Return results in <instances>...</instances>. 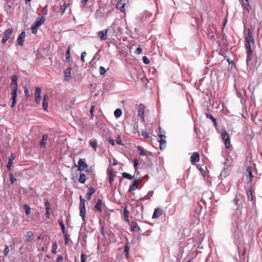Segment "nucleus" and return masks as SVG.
Returning <instances> with one entry per match:
<instances>
[{
  "label": "nucleus",
  "mask_w": 262,
  "mask_h": 262,
  "mask_svg": "<svg viewBox=\"0 0 262 262\" xmlns=\"http://www.w3.org/2000/svg\"><path fill=\"white\" fill-rule=\"evenodd\" d=\"M139 181V180L136 179L134 180L133 184L130 185L129 189L128 190V192H130L136 190L138 188V184Z\"/></svg>",
  "instance_id": "nucleus-13"
},
{
  "label": "nucleus",
  "mask_w": 262,
  "mask_h": 262,
  "mask_svg": "<svg viewBox=\"0 0 262 262\" xmlns=\"http://www.w3.org/2000/svg\"><path fill=\"white\" fill-rule=\"evenodd\" d=\"M69 6L68 4L64 3L63 5H61L60 7V11H61V13H64V11Z\"/></svg>",
  "instance_id": "nucleus-36"
},
{
  "label": "nucleus",
  "mask_w": 262,
  "mask_h": 262,
  "mask_svg": "<svg viewBox=\"0 0 262 262\" xmlns=\"http://www.w3.org/2000/svg\"><path fill=\"white\" fill-rule=\"evenodd\" d=\"M86 258V255L83 253H82L81 254V262H85Z\"/></svg>",
  "instance_id": "nucleus-44"
},
{
  "label": "nucleus",
  "mask_w": 262,
  "mask_h": 262,
  "mask_svg": "<svg viewBox=\"0 0 262 262\" xmlns=\"http://www.w3.org/2000/svg\"><path fill=\"white\" fill-rule=\"evenodd\" d=\"M45 20V19L43 17H39L36 19L35 23L40 26L42 24H43Z\"/></svg>",
  "instance_id": "nucleus-30"
},
{
  "label": "nucleus",
  "mask_w": 262,
  "mask_h": 262,
  "mask_svg": "<svg viewBox=\"0 0 262 262\" xmlns=\"http://www.w3.org/2000/svg\"><path fill=\"white\" fill-rule=\"evenodd\" d=\"M40 26L38 25H37L34 22L31 28L32 33L33 34H35L37 32L38 28Z\"/></svg>",
  "instance_id": "nucleus-29"
},
{
  "label": "nucleus",
  "mask_w": 262,
  "mask_h": 262,
  "mask_svg": "<svg viewBox=\"0 0 262 262\" xmlns=\"http://www.w3.org/2000/svg\"><path fill=\"white\" fill-rule=\"evenodd\" d=\"M40 26L38 25H37L34 22L31 28L32 33L33 34H35L37 32L38 28Z\"/></svg>",
  "instance_id": "nucleus-27"
},
{
  "label": "nucleus",
  "mask_w": 262,
  "mask_h": 262,
  "mask_svg": "<svg viewBox=\"0 0 262 262\" xmlns=\"http://www.w3.org/2000/svg\"><path fill=\"white\" fill-rule=\"evenodd\" d=\"M100 74L101 75H104L106 72V70L103 67H100L99 69Z\"/></svg>",
  "instance_id": "nucleus-50"
},
{
  "label": "nucleus",
  "mask_w": 262,
  "mask_h": 262,
  "mask_svg": "<svg viewBox=\"0 0 262 262\" xmlns=\"http://www.w3.org/2000/svg\"><path fill=\"white\" fill-rule=\"evenodd\" d=\"M248 34L245 37V47L247 49V59L246 63L248 67L250 69L254 68L256 64H252L251 59L252 58V51L251 49V42L254 43V39L253 36L252 32L250 29H248Z\"/></svg>",
  "instance_id": "nucleus-1"
},
{
  "label": "nucleus",
  "mask_w": 262,
  "mask_h": 262,
  "mask_svg": "<svg viewBox=\"0 0 262 262\" xmlns=\"http://www.w3.org/2000/svg\"><path fill=\"white\" fill-rule=\"evenodd\" d=\"M40 26L38 25H37L34 22L31 28L32 33L33 34H35L37 32L38 28Z\"/></svg>",
  "instance_id": "nucleus-28"
},
{
  "label": "nucleus",
  "mask_w": 262,
  "mask_h": 262,
  "mask_svg": "<svg viewBox=\"0 0 262 262\" xmlns=\"http://www.w3.org/2000/svg\"><path fill=\"white\" fill-rule=\"evenodd\" d=\"M112 29L113 30L114 33H121V29L120 27L117 24V23L116 21H115L111 26Z\"/></svg>",
  "instance_id": "nucleus-19"
},
{
  "label": "nucleus",
  "mask_w": 262,
  "mask_h": 262,
  "mask_svg": "<svg viewBox=\"0 0 262 262\" xmlns=\"http://www.w3.org/2000/svg\"><path fill=\"white\" fill-rule=\"evenodd\" d=\"M48 96L47 94H45L43 96V102H42V108L44 111H48Z\"/></svg>",
  "instance_id": "nucleus-18"
},
{
  "label": "nucleus",
  "mask_w": 262,
  "mask_h": 262,
  "mask_svg": "<svg viewBox=\"0 0 262 262\" xmlns=\"http://www.w3.org/2000/svg\"><path fill=\"white\" fill-rule=\"evenodd\" d=\"M57 244H56V242H55L53 244V246H52V252L54 254H56V250H57Z\"/></svg>",
  "instance_id": "nucleus-45"
},
{
  "label": "nucleus",
  "mask_w": 262,
  "mask_h": 262,
  "mask_svg": "<svg viewBox=\"0 0 262 262\" xmlns=\"http://www.w3.org/2000/svg\"><path fill=\"white\" fill-rule=\"evenodd\" d=\"M122 115V110L120 108L116 109L114 112V116L116 118L120 117Z\"/></svg>",
  "instance_id": "nucleus-35"
},
{
  "label": "nucleus",
  "mask_w": 262,
  "mask_h": 262,
  "mask_svg": "<svg viewBox=\"0 0 262 262\" xmlns=\"http://www.w3.org/2000/svg\"><path fill=\"white\" fill-rule=\"evenodd\" d=\"M122 177L124 178H126V179H127L128 180H132L134 178V176H132L131 174L127 173V172H123L122 173Z\"/></svg>",
  "instance_id": "nucleus-32"
},
{
  "label": "nucleus",
  "mask_w": 262,
  "mask_h": 262,
  "mask_svg": "<svg viewBox=\"0 0 262 262\" xmlns=\"http://www.w3.org/2000/svg\"><path fill=\"white\" fill-rule=\"evenodd\" d=\"M129 246L126 245L125 246V247H124V252L125 254V255L126 256H128V253H129Z\"/></svg>",
  "instance_id": "nucleus-46"
},
{
  "label": "nucleus",
  "mask_w": 262,
  "mask_h": 262,
  "mask_svg": "<svg viewBox=\"0 0 262 262\" xmlns=\"http://www.w3.org/2000/svg\"><path fill=\"white\" fill-rule=\"evenodd\" d=\"M117 144L119 145H122V140L120 136H118L116 140Z\"/></svg>",
  "instance_id": "nucleus-53"
},
{
  "label": "nucleus",
  "mask_w": 262,
  "mask_h": 262,
  "mask_svg": "<svg viewBox=\"0 0 262 262\" xmlns=\"http://www.w3.org/2000/svg\"><path fill=\"white\" fill-rule=\"evenodd\" d=\"M26 37V33L25 31H23L19 35L17 39V45L19 46H23L24 45V42L25 41Z\"/></svg>",
  "instance_id": "nucleus-6"
},
{
  "label": "nucleus",
  "mask_w": 262,
  "mask_h": 262,
  "mask_svg": "<svg viewBox=\"0 0 262 262\" xmlns=\"http://www.w3.org/2000/svg\"><path fill=\"white\" fill-rule=\"evenodd\" d=\"M12 164H13V162H12L11 160H8V162L7 164V168L8 169L10 170Z\"/></svg>",
  "instance_id": "nucleus-56"
},
{
  "label": "nucleus",
  "mask_w": 262,
  "mask_h": 262,
  "mask_svg": "<svg viewBox=\"0 0 262 262\" xmlns=\"http://www.w3.org/2000/svg\"><path fill=\"white\" fill-rule=\"evenodd\" d=\"M142 135L144 137V138H149V134L146 129L142 132Z\"/></svg>",
  "instance_id": "nucleus-43"
},
{
  "label": "nucleus",
  "mask_w": 262,
  "mask_h": 262,
  "mask_svg": "<svg viewBox=\"0 0 262 262\" xmlns=\"http://www.w3.org/2000/svg\"><path fill=\"white\" fill-rule=\"evenodd\" d=\"M124 212V220L126 222H129L128 215L129 214V211L126 209V208L124 209L123 210Z\"/></svg>",
  "instance_id": "nucleus-38"
},
{
  "label": "nucleus",
  "mask_w": 262,
  "mask_h": 262,
  "mask_svg": "<svg viewBox=\"0 0 262 262\" xmlns=\"http://www.w3.org/2000/svg\"><path fill=\"white\" fill-rule=\"evenodd\" d=\"M86 55V52H82L81 54V60L82 61V62H84V57H85Z\"/></svg>",
  "instance_id": "nucleus-57"
},
{
  "label": "nucleus",
  "mask_w": 262,
  "mask_h": 262,
  "mask_svg": "<svg viewBox=\"0 0 262 262\" xmlns=\"http://www.w3.org/2000/svg\"><path fill=\"white\" fill-rule=\"evenodd\" d=\"M151 193V192H149L146 195H145L144 197L141 199V200L144 201L145 200H149L150 198V196H149V194Z\"/></svg>",
  "instance_id": "nucleus-55"
},
{
  "label": "nucleus",
  "mask_w": 262,
  "mask_h": 262,
  "mask_svg": "<svg viewBox=\"0 0 262 262\" xmlns=\"http://www.w3.org/2000/svg\"><path fill=\"white\" fill-rule=\"evenodd\" d=\"M50 210H46V212L45 213V216L47 219H50Z\"/></svg>",
  "instance_id": "nucleus-63"
},
{
  "label": "nucleus",
  "mask_w": 262,
  "mask_h": 262,
  "mask_svg": "<svg viewBox=\"0 0 262 262\" xmlns=\"http://www.w3.org/2000/svg\"><path fill=\"white\" fill-rule=\"evenodd\" d=\"M41 92V88H39V87L36 88L35 91V97H37V96L39 97V96H40Z\"/></svg>",
  "instance_id": "nucleus-40"
},
{
  "label": "nucleus",
  "mask_w": 262,
  "mask_h": 262,
  "mask_svg": "<svg viewBox=\"0 0 262 262\" xmlns=\"http://www.w3.org/2000/svg\"><path fill=\"white\" fill-rule=\"evenodd\" d=\"M9 252V247L7 245L5 246L4 251V254L5 256H7Z\"/></svg>",
  "instance_id": "nucleus-49"
},
{
  "label": "nucleus",
  "mask_w": 262,
  "mask_h": 262,
  "mask_svg": "<svg viewBox=\"0 0 262 262\" xmlns=\"http://www.w3.org/2000/svg\"><path fill=\"white\" fill-rule=\"evenodd\" d=\"M247 178H249L248 183L251 182L253 178L252 174V168L251 166H248L245 172Z\"/></svg>",
  "instance_id": "nucleus-10"
},
{
  "label": "nucleus",
  "mask_w": 262,
  "mask_h": 262,
  "mask_svg": "<svg viewBox=\"0 0 262 262\" xmlns=\"http://www.w3.org/2000/svg\"><path fill=\"white\" fill-rule=\"evenodd\" d=\"M24 92H25V97L27 98L29 97V89L27 88V87H25V89H24Z\"/></svg>",
  "instance_id": "nucleus-51"
},
{
  "label": "nucleus",
  "mask_w": 262,
  "mask_h": 262,
  "mask_svg": "<svg viewBox=\"0 0 262 262\" xmlns=\"http://www.w3.org/2000/svg\"><path fill=\"white\" fill-rule=\"evenodd\" d=\"M107 173L109 175V183L110 184V186L112 185L113 182L114 181V178L115 176V175L114 174L113 171L110 169L108 168L107 170Z\"/></svg>",
  "instance_id": "nucleus-17"
},
{
  "label": "nucleus",
  "mask_w": 262,
  "mask_h": 262,
  "mask_svg": "<svg viewBox=\"0 0 262 262\" xmlns=\"http://www.w3.org/2000/svg\"><path fill=\"white\" fill-rule=\"evenodd\" d=\"M125 0H120L117 4V8L120 10L121 12L124 11V6L125 5Z\"/></svg>",
  "instance_id": "nucleus-16"
},
{
  "label": "nucleus",
  "mask_w": 262,
  "mask_h": 262,
  "mask_svg": "<svg viewBox=\"0 0 262 262\" xmlns=\"http://www.w3.org/2000/svg\"><path fill=\"white\" fill-rule=\"evenodd\" d=\"M243 6H244V11L249 13L250 10V6L249 5V0H242Z\"/></svg>",
  "instance_id": "nucleus-15"
},
{
  "label": "nucleus",
  "mask_w": 262,
  "mask_h": 262,
  "mask_svg": "<svg viewBox=\"0 0 262 262\" xmlns=\"http://www.w3.org/2000/svg\"><path fill=\"white\" fill-rule=\"evenodd\" d=\"M34 238V234L31 231H28L26 235V240L27 242H30Z\"/></svg>",
  "instance_id": "nucleus-26"
},
{
  "label": "nucleus",
  "mask_w": 262,
  "mask_h": 262,
  "mask_svg": "<svg viewBox=\"0 0 262 262\" xmlns=\"http://www.w3.org/2000/svg\"><path fill=\"white\" fill-rule=\"evenodd\" d=\"M24 209L25 210V212L27 215H29L31 213V208L30 206L27 204L24 205Z\"/></svg>",
  "instance_id": "nucleus-39"
},
{
  "label": "nucleus",
  "mask_w": 262,
  "mask_h": 262,
  "mask_svg": "<svg viewBox=\"0 0 262 262\" xmlns=\"http://www.w3.org/2000/svg\"><path fill=\"white\" fill-rule=\"evenodd\" d=\"M64 234V243L66 245H67L69 244V239L68 238V235L66 232H65Z\"/></svg>",
  "instance_id": "nucleus-54"
},
{
  "label": "nucleus",
  "mask_w": 262,
  "mask_h": 262,
  "mask_svg": "<svg viewBox=\"0 0 262 262\" xmlns=\"http://www.w3.org/2000/svg\"><path fill=\"white\" fill-rule=\"evenodd\" d=\"M78 169L79 171L84 170L85 168H87L88 167V164L85 162V159H80L78 162Z\"/></svg>",
  "instance_id": "nucleus-7"
},
{
  "label": "nucleus",
  "mask_w": 262,
  "mask_h": 262,
  "mask_svg": "<svg viewBox=\"0 0 262 262\" xmlns=\"http://www.w3.org/2000/svg\"><path fill=\"white\" fill-rule=\"evenodd\" d=\"M9 178H10V182L12 184H13L16 180V179L14 178L12 173L9 174Z\"/></svg>",
  "instance_id": "nucleus-52"
},
{
  "label": "nucleus",
  "mask_w": 262,
  "mask_h": 262,
  "mask_svg": "<svg viewBox=\"0 0 262 262\" xmlns=\"http://www.w3.org/2000/svg\"><path fill=\"white\" fill-rule=\"evenodd\" d=\"M142 50L140 47H138V48H137V49L135 51V53L138 54H140L142 53Z\"/></svg>",
  "instance_id": "nucleus-58"
},
{
  "label": "nucleus",
  "mask_w": 262,
  "mask_h": 262,
  "mask_svg": "<svg viewBox=\"0 0 262 262\" xmlns=\"http://www.w3.org/2000/svg\"><path fill=\"white\" fill-rule=\"evenodd\" d=\"M101 204H102V201L100 199H98L96 203V204L95 206V209L100 212L102 211Z\"/></svg>",
  "instance_id": "nucleus-24"
},
{
  "label": "nucleus",
  "mask_w": 262,
  "mask_h": 262,
  "mask_svg": "<svg viewBox=\"0 0 262 262\" xmlns=\"http://www.w3.org/2000/svg\"><path fill=\"white\" fill-rule=\"evenodd\" d=\"M142 60L145 64H149L150 62L149 59L146 56H143Z\"/></svg>",
  "instance_id": "nucleus-47"
},
{
  "label": "nucleus",
  "mask_w": 262,
  "mask_h": 262,
  "mask_svg": "<svg viewBox=\"0 0 262 262\" xmlns=\"http://www.w3.org/2000/svg\"><path fill=\"white\" fill-rule=\"evenodd\" d=\"M223 140L225 142V147L229 148L230 147V139L228 134L226 131H224L221 134Z\"/></svg>",
  "instance_id": "nucleus-5"
},
{
  "label": "nucleus",
  "mask_w": 262,
  "mask_h": 262,
  "mask_svg": "<svg viewBox=\"0 0 262 262\" xmlns=\"http://www.w3.org/2000/svg\"><path fill=\"white\" fill-rule=\"evenodd\" d=\"M137 149L138 150V151H139V154L141 156H144L145 155V153L143 149V148L140 146H138L137 147Z\"/></svg>",
  "instance_id": "nucleus-41"
},
{
  "label": "nucleus",
  "mask_w": 262,
  "mask_h": 262,
  "mask_svg": "<svg viewBox=\"0 0 262 262\" xmlns=\"http://www.w3.org/2000/svg\"><path fill=\"white\" fill-rule=\"evenodd\" d=\"M134 164L135 167H136L138 164V160L137 159H135L134 160Z\"/></svg>",
  "instance_id": "nucleus-64"
},
{
  "label": "nucleus",
  "mask_w": 262,
  "mask_h": 262,
  "mask_svg": "<svg viewBox=\"0 0 262 262\" xmlns=\"http://www.w3.org/2000/svg\"><path fill=\"white\" fill-rule=\"evenodd\" d=\"M11 82L10 83V88L12 91V102L11 104V107H14L16 103L17 98V91L18 89L17 85V76L16 75H13L11 77Z\"/></svg>",
  "instance_id": "nucleus-2"
},
{
  "label": "nucleus",
  "mask_w": 262,
  "mask_h": 262,
  "mask_svg": "<svg viewBox=\"0 0 262 262\" xmlns=\"http://www.w3.org/2000/svg\"><path fill=\"white\" fill-rule=\"evenodd\" d=\"M70 59V47H68V49L66 52V61L69 62Z\"/></svg>",
  "instance_id": "nucleus-34"
},
{
  "label": "nucleus",
  "mask_w": 262,
  "mask_h": 262,
  "mask_svg": "<svg viewBox=\"0 0 262 262\" xmlns=\"http://www.w3.org/2000/svg\"><path fill=\"white\" fill-rule=\"evenodd\" d=\"M95 192V189L93 188V187H90L89 188V191L88 192H87L86 194V198L88 200H90L91 198V196L93 194H94Z\"/></svg>",
  "instance_id": "nucleus-23"
},
{
  "label": "nucleus",
  "mask_w": 262,
  "mask_h": 262,
  "mask_svg": "<svg viewBox=\"0 0 262 262\" xmlns=\"http://www.w3.org/2000/svg\"><path fill=\"white\" fill-rule=\"evenodd\" d=\"M109 142L113 145H115V141L112 138H109L108 139Z\"/></svg>",
  "instance_id": "nucleus-62"
},
{
  "label": "nucleus",
  "mask_w": 262,
  "mask_h": 262,
  "mask_svg": "<svg viewBox=\"0 0 262 262\" xmlns=\"http://www.w3.org/2000/svg\"><path fill=\"white\" fill-rule=\"evenodd\" d=\"M71 68L69 67L67 68L64 72V80L69 81L71 78Z\"/></svg>",
  "instance_id": "nucleus-22"
},
{
  "label": "nucleus",
  "mask_w": 262,
  "mask_h": 262,
  "mask_svg": "<svg viewBox=\"0 0 262 262\" xmlns=\"http://www.w3.org/2000/svg\"><path fill=\"white\" fill-rule=\"evenodd\" d=\"M13 32V29L12 28H9L5 30L2 39L1 40V42L3 45H5L6 43L7 40L10 38Z\"/></svg>",
  "instance_id": "nucleus-4"
},
{
  "label": "nucleus",
  "mask_w": 262,
  "mask_h": 262,
  "mask_svg": "<svg viewBox=\"0 0 262 262\" xmlns=\"http://www.w3.org/2000/svg\"><path fill=\"white\" fill-rule=\"evenodd\" d=\"M40 100H41V97H40V96H39V97H38V96L35 97V101H36V102L37 104H38V103H40Z\"/></svg>",
  "instance_id": "nucleus-61"
},
{
  "label": "nucleus",
  "mask_w": 262,
  "mask_h": 262,
  "mask_svg": "<svg viewBox=\"0 0 262 262\" xmlns=\"http://www.w3.org/2000/svg\"><path fill=\"white\" fill-rule=\"evenodd\" d=\"M107 29L103 30L98 32V36L101 40H105L107 38Z\"/></svg>",
  "instance_id": "nucleus-8"
},
{
  "label": "nucleus",
  "mask_w": 262,
  "mask_h": 262,
  "mask_svg": "<svg viewBox=\"0 0 262 262\" xmlns=\"http://www.w3.org/2000/svg\"><path fill=\"white\" fill-rule=\"evenodd\" d=\"M131 228L130 231L132 232H137L140 230V228L139 227L136 221H133L131 224Z\"/></svg>",
  "instance_id": "nucleus-21"
},
{
  "label": "nucleus",
  "mask_w": 262,
  "mask_h": 262,
  "mask_svg": "<svg viewBox=\"0 0 262 262\" xmlns=\"http://www.w3.org/2000/svg\"><path fill=\"white\" fill-rule=\"evenodd\" d=\"M63 257L61 255H58L57 258V262H62Z\"/></svg>",
  "instance_id": "nucleus-59"
},
{
  "label": "nucleus",
  "mask_w": 262,
  "mask_h": 262,
  "mask_svg": "<svg viewBox=\"0 0 262 262\" xmlns=\"http://www.w3.org/2000/svg\"><path fill=\"white\" fill-rule=\"evenodd\" d=\"M246 252L245 248L244 249V250L242 251V255H241V251H239V256H240L241 259L244 260L245 259V253Z\"/></svg>",
  "instance_id": "nucleus-42"
},
{
  "label": "nucleus",
  "mask_w": 262,
  "mask_h": 262,
  "mask_svg": "<svg viewBox=\"0 0 262 262\" xmlns=\"http://www.w3.org/2000/svg\"><path fill=\"white\" fill-rule=\"evenodd\" d=\"M59 225L61 228L62 233H65L66 230H65V226H64V224L61 221H59Z\"/></svg>",
  "instance_id": "nucleus-48"
},
{
  "label": "nucleus",
  "mask_w": 262,
  "mask_h": 262,
  "mask_svg": "<svg viewBox=\"0 0 262 262\" xmlns=\"http://www.w3.org/2000/svg\"><path fill=\"white\" fill-rule=\"evenodd\" d=\"M159 138L160 139V140H159L160 142V148L161 150H162L166 147V136L165 135H159Z\"/></svg>",
  "instance_id": "nucleus-9"
},
{
  "label": "nucleus",
  "mask_w": 262,
  "mask_h": 262,
  "mask_svg": "<svg viewBox=\"0 0 262 262\" xmlns=\"http://www.w3.org/2000/svg\"><path fill=\"white\" fill-rule=\"evenodd\" d=\"M138 116L141 117L143 120L144 117V106L143 104H140L138 110Z\"/></svg>",
  "instance_id": "nucleus-14"
},
{
  "label": "nucleus",
  "mask_w": 262,
  "mask_h": 262,
  "mask_svg": "<svg viewBox=\"0 0 262 262\" xmlns=\"http://www.w3.org/2000/svg\"><path fill=\"white\" fill-rule=\"evenodd\" d=\"M97 144V141H96V140H95V139H94V140H90V145L92 147V148H93L95 150H96Z\"/></svg>",
  "instance_id": "nucleus-33"
},
{
  "label": "nucleus",
  "mask_w": 262,
  "mask_h": 262,
  "mask_svg": "<svg viewBox=\"0 0 262 262\" xmlns=\"http://www.w3.org/2000/svg\"><path fill=\"white\" fill-rule=\"evenodd\" d=\"M80 204H79V211H80V215L82 217V221L85 222V214L86 210L85 207V200L83 198L82 196H80Z\"/></svg>",
  "instance_id": "nucleus-3"
},
{
  "label": "nucleus",
  "mask_w": 262,
  "mask_h": 262,
  "mask_svg": "<svg viewBox=\"0 0 262 262\" xmlns=\"http://www.w3.org/2000/svg\"><path fill=\"white\" fill-rule=\"evenodd\" d=\"M78 181L80 183L84 184L86 181V176L84 173H81L80 174Z\"/></svg>",
  "instance_id": "nucleus-31"
},
{
  "label": "nucleus",
  "mask_w": 262,
  "mask_h": 262,
  "mask_svg": "<svg viewBox=\"0 0 262 262\" xmlns=\"http://www.w3.org/2000/svg\"><path fill=\"white\" fill-rule=\"evenodd\" d=\"M206 116L207 118L212 121L215 126H217L216 120L211 114L206 113Z\"/></svg>",
  "instance_id": "nucleus-25"
},
{
  "label": "nucleus",
  "mask_w": 262,
  "mask_h": 262,
  "mask_svg": "<svg viewBox=\"0 0 262 262\" xmlns=\"http://www.w3.org/2000/svg\"><path fill=\"white\" fill-rule=\"evenodd\" d=\"M248 199L249 201L253 200V192L251 190H249L247 192Z\"/></svg>",
  "instance_id": "nucleus-37"
},
{
  "label": "nucleus",
  "mask_w": 262,
  "mask_h": 262,
  "mask_svg": "<svg viewBox=\"0 0 262 262\" xmlns=\"http://www.w3.org/2000/svg\"><path fill=\"white\" fill-rule=\"evenodd\" d=\"M45 206L46 207V210H50V203L48 201H46V202L45 203Z\"/></svg>",
  "instance_id": "nucleus-60"
},
{
  "label": "nucleus",
  "mask_w": 262,
  "mask_h": 262,
  "mask_svg": "<svg viewBox=\"0 0 262 262\" xmlns=\"http://www.w3.org/2000/svg\"><path fill=\"white\" fill-rule=\"evenodd\" d=\"M162 214V210L160 208H156L155 209L153 215H152V218L153 219H156L160 216Z\"/></svg>",
  "instance_id": "nucleus-20"
},
{
  "label": "nucleus",
  "mask_w": 262,
  "mask_h": 262,
  "mask_svg": "<svg viewBox=\"0 0 262 262\" xmlns=\"http://www.w3.org/2000/svg\"><path fill=\"white\" fill-rule=\"evenodd\" d=\"M48 138H49V137H48V135L47 134H44L42 136V139L39 143V146L41 148L45 147V146L47 143V141H48Z\"/></svg>",
  "instance_id": "nucleus-12"
},
{
  "label": "nucleus",
  "mask_w": 262,
  "mask_h": 262,
  "mask_svg": "<svg viewBox=\"0 0 262 262\" xmlns=\"http://www.w3.org/2000/svg\"><path fill=\"white\" fill-rule=\"evenodd\" d=\"M200 160V155L198 152H194L192 154L190 157V162L191 163L194 164L199 162Z\"/></svg>",
  "instance_id": "nucleus-11"
}]
</instances>
